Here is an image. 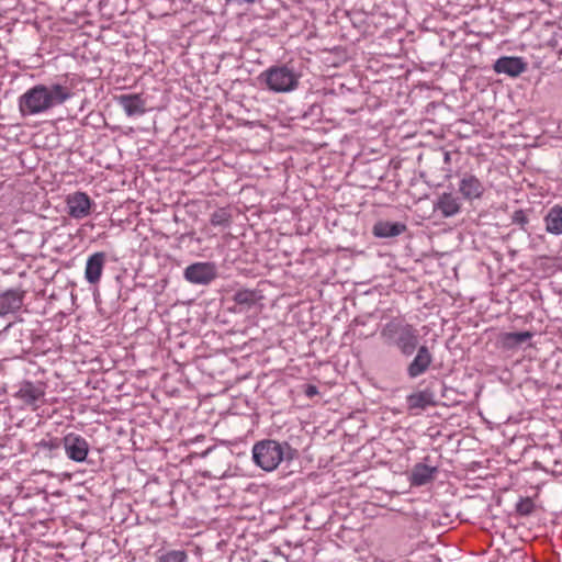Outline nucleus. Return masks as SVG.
<instances>
[{
    "instance_id": "11",
    "label": "nucleus",
    "mask_w": 562,
    "mask_h": 562,
    "mask_svg": "<svg viewBox=\"0 0 562 562\" xmlns=\"http://www.w3.org/2000/svg\"><path fill=\"white\" fill-rule=\"evenodd\" d=\"M106 262V255L98 251L88 257L85 268V279L90 284H98Z\"/></svg>"
},
{
    "instance_id": "20",
    "label": "nucleus",
    "mask_w": 562,
    "mask_h": 562,
    "mask_svg": "<svg viewBox=\"0 0 562 562\" xmlns=\"http://www.w3.org/2000/svg\"><path fill=\"white\" fill-rule=\"evenodd\" d=\"M407 405L411 411L425 409L435 405L434 395L429 391H419L407 396Z\"/></svg>"
},
{
    "instance_id": "4",
    "label": "nucleus",
    "mask_w": 562,
    "mask_h": 562,
    "mask_svg": "<svg viewBox=\"0 0 562 562\" xmlns=\"http://www.w3.org/2000/svg\"><path fill=\"white\" fill-rule=\"evenodd\" d=\"M294 450L288 442L271 439L261 440L252 447V460L263 471L278 468L284 459H292Z\"/></svg>"
},
{
    "instance_id": "6",
    "label": "nucleus",
    "mask_w": 562,
    "mask_h": 562,
    "mask_svg": "<svg viewBox=\"0 0 562 562\" xmlns=\"http://www.w3.org/2000/svg\"><path fill=\"white\" fill-rule=\"evenodd\" d=\"M183 276L190 283L209 284L217 277V269L213 262H195L184 269Z\"/></svg>"
},
{
    "instance_id": "19",
    "label": "nucleus",
    "mask_w": 562,
    "mask_h": 562,
    "mask_svg": "<svg viewBox=\"0 0 562 562\" xmlns=\"http://www.w3.org/2000/svg\"><path fill=\"white\" fill-rule=\"evenodd\" d=\"M18 395L25 404L35 405L44 396V391L41 386L26 382L20 387Z\"/></svg>"
},
{
    "instance_id": "3",
    "label": "nucleus",
    "mask_w": 562,
    "mask_h": 562,
    "mask_svg": "<svg viewBox=\"0 0 562 562\" xmlns=\"http://www.w3.org/2000/svg\"><path fill=\"white\" fill-rule=\"evenodd\" d=\"M302 75L289 64L273 65L263 70L258 80L267 90L274 93H289L299 88Z\"/></svg>"
},
{
    "instance_id": "16",
    "label": "nucleus",
    "mask_w": 562,
    "mask_h": 562,
    "mask_svg": "<svg viewBox=\"0 0 562 562\" xmlns=\"http://www.w3.org/2000/svg\"><path fill=\"white\" fill-rule=\"evenodd\" d=\"M436 209L443 217H451L460 212L461 203L452 193H442L436 203Z\"/></svg>"
},
{
    "instance_id": "13",
    "label": "nucleus",
    "mask_w": 562,
    "mask_h": 562,
    "mask_svg": "<svg viewBox=\"0 0 562 562\" xmlns=\"http://www.w3.org/2000/svg\"><path fill=\"white\" fill-rule=\"evenodd\" d=\"M23 295L18 290H9L0 294V315L14 313L21 308Z\"/></svg>"
},
{
    "instance_id": "14",
    "label": "nucleus",
    "mask_w": 562,
    "mask_h": 562,
    "mask_svg": "<svg viewBox=\"0 0 562 562\" xmlns=\"http://www.w3.org/2000/svg\"><path fill=\"white\" fill-rule=\"evenodd\" d=\"M436 472V467L417 463L414 465L409 474L411 484L414 486H423L434 479Z\"/></svg>"
},
{
    "instance_id": "22",
    "label": "nucleus",
    "mask_w": 562,
    "mask_h": 562,
    "mask_svg": "<svg viewBox=\"0 0 562 562\" xmlns=\"http://www.w3.org/2000/svg\"><path fill=\"white\" fill-rule=\"evenodd\" d=\"M154 562H188L184 550H158Z\"/></svg>"
},
{
    "instance_id": "25",
    "label": "nucleus",
    "mask_w": 562,
    "mask_h": 562,
    "mask_svg": "<svg viewBox=\"0 0 562 562\" xmlns=\"http://www.w3.org/2000/svg\"><path fill=\"white\" fill-rule=\"evenodd\" d=\"M533 503L530 498L520 499L517 504V512L520 515H529L533 510Z\"/></svg>"
},
{
    "instance_id": "12",
    "label": "nucleus",
    "mask_w": 562,
    "mask_h": 562,
    "mask_svg": "<svg viewBox=\"0 0 562 562\" xmlns=\"http://www.w3.org/2000/svg\"><path fill=\"white\" fill-rule=\"evenodd\" d=\"M493 69L497 74L518 77L527 69V64L521 57L503 56L495 61Z\"/></svg>"
},
{
    "instance_id": "18",
    "label": "nucleus",
    "mask_w": 562,
    "mask_h": 562,
    "mask_svg": "<svg viewBox=\"0 0 562 562\" xmlns=\"http://www.w3.org/2000/svg\"><path fill=\"white\" fill-rule=\"evenodd\" d=\"M36 447L38 451L43 452L46 457L55 458L58 456L59 450L63 447V438L47 435L36 443Z\"/></svg>"
},
{
    "instance_id": "10",
    "label": "nucleus",
    "mask_w": 562,
    "mask_h": 562,
    "mask_svg": "<svg viewBox=\"0 0 562 562\" xmlns=\"http://www.w3.org/2000/svg\"><path fill=\"white\" fill-rule=\"evenodd\" d=\"M127 116H138L146 112V99L139 93H126L116 97Z\"/></svg>"
},
{
    "instance_id": "9",
    "label": "nucleus",
    "mask_w": 562,
    "mask_h": 562,
    "mask_svg": "<svg viewBox=\"0 0 562 562\" xmlns=\"http://www.w3.org/2000/svg\"><path fill=\"white\" fill-rule=\"evenodd\" d=\"M417 353L407 366V375L411 379L418 378L426 373L432 363V355L426 345L416 348Z\"/></svg>"
},
{
    "instance_id": "15",
    "label": "nucleus",
    "mask_w": 562,
    "mask_h": 562,
    "mask_svg": "<svg viewBox=\"0 0 562 562\" xmlns=\"http://www.w3.org/2000/svg\"><path fill=\"white\" fill-rule=\"evenodd\" d=\"M406 225L400 222L380 221L373 226V234L379 238H390L403 234Z\"/></svg>"
},
{
    "instance_id": "28",
    "label": "nucleus",
    "mask_w": 562,
    "mask_h": 562,
    "mask_svg": "<svg viewBox=\"0 0 562 562\" xmlns=\"http://www.w3.org/2000/svg\"><path fill=\"white\" fill-rule=\"evenodd\" d=\"M450 161V154L448 151L445 153V162Z\"/></svg>"
},
{
    "instance_id": "2",
    "label": "nucleus",
    "mask_w": 562,
    "mask_h": 562,
    "mask_svg": "<svg viewBox=\"0 0 562 562\" xmlns=\"http://www.w3.org/2000/svg\"><path fill=\"white\" fill-rule=\"evenodd\" d=\"M380 337L384 345L396 348L403 356H412L419 345L417 328L403 318L394 317L385 323Z\"/></svg>"
},
{
    "instance_id": "17",
    "label": "nucleus",
    "mask_w": 562,
    "mask_h": 562,
    "mask_svg": "<svg viewBox=\"0 0 562 562\" xmlns=\"http://www.w3.org/2000/svg\"><path fill=\"white\" fill-rule=\"evenodd\" d=\"M546 231L552 235H562V206H552L543 218Z\"/></svg>"
},
{
    "instance_id": "7",
    "label": "nucleus",
    "mask_w": 562,
    "mask_h": 562,
    "mask_svg": "<svg viewBox=\"0 0 562 562\" xmlns=\"http://www.w3.org/2000/svg\"><path fill=\"white\" fill-rule=\"evenodd\" d=\"M67 213L71 218L81 220L91 212L92 200L86 192L77 191L66 196Z\"/></svg>"
},
{
    "instance_id": "5",
    "label": "nucleus",
    "mask_w": 562,
    "mask_h": 562,
    "mask_svg": "<svg viewBox=\"0 0 562 562\" xmlns=\"http://www.w3.org/2000/svg\"><path fill=\"white\" fill-rule=\"evenodd\" d=\"M63 448L67 458L77 463L85 462L90 450L86 438L76 432H68L63 437Z\"/></svg>"
},
{
    "instance_id": "26",
    "label": "nucleus",
    "mask_w": 562,
    "mask_h": 562,
    "mask_svg": "<svg viewBox=\"0 0 562 562\" xmlns=\"http://www.w3.org/2000/svg\"><path fill=\"white\" fill-rule=\"evenodd\" d=\"M513 223L524 228L528 224V216L522 210H517L513 214Z\"/></svg>"
},
{
    "instance_id": "21",
    "label": "nucleus",
    "mask_w": 562,
    "mask_h": 562,
    "mask_svg": "<svg viewBox=\"0 0 562 562\" xmlns=\"http://www.w3.org/2000/svg\"><path fill=\"white\" fill-rule=\"evenodd\" d=\"M232 220L233 215L229 207H218L210 216V223L215 227L228 228Z\"/></svg>"
},
{
    "instance_id": "1",
    "label": "nucleus",
    "mask_w": 562,
    "mask_h": 562,
    "mask_svg": "<svg viewBox=\"0 0 562 562\" xmlns=\"http://www.w3.org/2000/svg\"><path fill=\"white\" fill-rule=\"evenodd\" d=\"M74 89V79L69 75H64L57 82L35 85L19 98L20 113L22 116L46 113L70 100L75 95Z\"/></svg>"
},
{
    "instance_id": "27",
    "label": "nucleus",
    "mask_w": 562,
    "mask_h": 562,
    "mask_svg": "<svg viewBox=\"0 0 562 562\" xmlns=\"http://www.w3.org/2000/svg\"><path fill=\"white\" fill-rule=\"evenodd\" d=\"M304 394H305L307 397L312 398V397H314L315 395H317V394H318V389H317L315 385L307 384V385L305 386Z\"/></svg>"
},
{
    "instance_id": "24",
    "label": "nucleus",
    "mask_w": 562,
    "mask_h": 562,
    "mask_svg": "<svg viewBox=\"0 0 562 562\" xmlns=\"http://www.w3.org/2000/svg\"><path fill=\"white\" fill-rule=\"evenodd\" d=\"M531 338V334L529 331H518V333H506L504 335V344L507 347L518 346L528 339Z\"/></svg>"
},
{
    "instance_id": "23",
    "label": "nucleus",
    "mask_w": 562,
    "mask_h": 562,
    "mask_svg": "<svg viewBox=\"0 0 562 562\" xmlns=\"http://www.w3.org/2000/svg\"><path fill=\"white\" fill-rule=\"evenodd\" d=\"M234 302L243 307L250 308L258 300L257 293L254 290H239L234 294Z\"/></svg>"
},
{
    "instance_id": "8",
    "label": "nucleus",
    "mask_w": 562,
    "mask_h": 562,
    "mask_svg": "<svg viewBox=\"0 0 562 562\" xmlns=\"http://www.w3.org/2000/svg\"><path fill=\"white\" fill-rule=\"evenodd\" d=\"M459 192L463 199L473 201L483 196L485 187L476 176L465 172L460 178Z\"/></svg>"
}]
</instances>
